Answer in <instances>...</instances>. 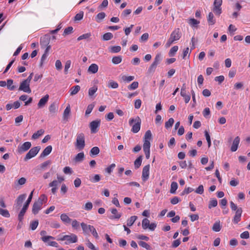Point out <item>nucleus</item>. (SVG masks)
<instances>
[{"instance_id": "nucleus-1", "label": "nucleus", "mask_w": 250, "mask_h": 250, "mask_svg": "<svg viewBox=\"0 0 250 250\" xmlns=\"http://www.w3.org/2000/svg\"><path fill=\"white\" fill-rule=\"evenodd\" d=\"M230 207L232 211H235V215L233 218L232 222L234 224H237L241 221L242 208H238L237 205L235 204L232 201L230 202Z\"/></svg>"}, {"instance_id": "nucleus-2", "label": "nucleus", "mask_w": 250, "mask_h": 250, "mask_svg": "<svg viewBox=\"0 0 250 250\" xmlns=\"http://www.w3.org/2000/svg\"><path fill=\"white\" fill-rule=\"evenodd\" d=\"M129 125L132 126L131 131L134 133H136L138 132L141 128V120L139 116H136L135 118H130L128 122Z\"/></svg>"}, {"instance_id": "nucleus-3", "label": "nucleus", "mask_w": 250, "mask_h": 250, "mask_svg": "<svg viewBox=\"0 0 250 250\" xmlns=\"http://www.w3.org/2000/svg\"><path fill=\"white\" fill-rule=\"evenodd\" d=\"M181 35L179 28L174 30L171 33L170 37L166 44V47L167 48L169 47L173 42L179 40L181 38Z\"/></svg>"}, {"instance_id": "nucleus-4", "label": "nucleus", "mask_w": 250, "mask_h": 250, "mask_svg": "<svg viewBox=\"0 0 250 250\" xmlns=\"http://www.w3.org/2000/svg\"><path fill=\"white\" fill-rule=\"evenodd\" d=\"M34 190L32 191L30 193L27 200H26L25 203L23 205V208H22L20 212L19 215H18V220L20 221V222H21L23 219V216L24 215V214L25 212L26 211L29 205L30 204L32 197H33V194Z\"/></svg>"}, {"instance_id": "nucleus-5", "label": "nucleus", "mask_w": 250, "mask_h": 250, "mask_svg": "<svg viewBox=\"0 0 250 250\" xmlns=\"http://www.w3.org/2000/svg\"><path fill=\"white\" fill-rule=\"evenodd\" d=\"M85 138L83 133L77 134L76 136V142L75 144L76 148L79 150H82L85 146Z\"/></svg>"}, {"instance_id": "nucleus-6", "label": "nucleus", "mask_w": 250, "mask_h": 250, "mask_svg": "<svg viewBox=\"0 0 250 250\" xmlns=\"http://www.w3.org/2000/svg\"><path fill=\"white\" fill-rule=\"evenodd\" d=\"M59 240L65 241V244L69 245L70 244L76 243L78 241V237L76 234L71 233L70 235H64Z\"/></svg>"}, {"instance_id": "nucleus-7", "label": "nucleus", "mask_w": 250, "mask_h": 250, "mask_svg": "<svg viewBox=\"0 0 250 250\" xmlns=\"http://www.w3.org/2000/svg\"><path fill=\"white\" fill-rule=\"evenodd\" d=\"M41 239L48 246L55 248H58L59 247L58 244L56 242L53 241L55 239V237L49 235L47 236V237H41Z\"/></svg>"}, {"instance_id": "nucleus-8", "label": "nucleus", "mask_w": 250, "mask_h": 250, "mask_svg": "<svg viewBox=\"0 0 250 250\" xmlns=\"http://www.w3.org/2000/svg\"><path fill=\"white\" fill-rule=\"evenodd\" d=\"M222 0H214L212 11L216 15L220 16L222 13Z\"/></svg>"}, {"instance_id": "nucleus-9", "label": "nucleus", "mask_w": 250, "mask_h": 250, "mask_svg": "<svg viewBox=\"0 0 250 250\" xmlns=\"http://www.w3.org/2000/svg\"><path fill=\"white\" fill-rule=\"evenodd\" d=\"M81 226L82 227L83 230L86 231V227H88V229L90 232H91L93 236L96 238L98 239L99 238V235L98 234L94 227V226L90 225H87L84 223H82L81 224Z\"/></svg>"}, {"instance_id": "nucleus-10", "label": "nucleus", "mask_w": 250, "mask_h": 250, "mask_svg": "<svg viewBox=\"0 0 250 250\" xmlns=\"http://www.w3.org/2000/svg\"><path fill=\"white\" fill-rule=\"evenodd\" d=\"M40 149L41 148L40 146H35L32 147L26 154L24 158V160L26 161L35 157L38 154Z\"/></svg>"}, {"instance_id": "nucleus-11", "label": "nucleus", "mask_w": 250, "mask_h": 250, "mask_svg": "<svg viewBox=\"0 0 250 250\" xmlns=\"http://www.w3.org/2000/svg\"><path fill=\"white\" fill-rule=\"evenodd\" d=\"M19 90L22 91L25 93H30L31 92V90L30 88V83L25 80H23L21 83Z\"/></svg>"}, {"instance_id": "nucleus-12", "label": "nucleus", "mask_w": 250, "mask_h": 250, "mask_svg": "<svg viewBox=\"0 0 250 250\" xmlns=\"http://www.w3.org/2000/svg\"><path fill=\"white\" fill-rule=\"evenodd\" d=\"M31 146V144L29 142H26L18 147V151L19 153H22L28 150Z\"/></svg>"}, {"instance_id": "nucleus-13", "label": "nucleus", "mask_w": 250, "mask_h": 250, "mask_svg": "<svg viewBox=\"0 0 250 250\" xmlns=\"http://www.w3.org/2000/svg\"><path fill=\"white\" fill-rule=\"evenodd\" d=\"M101 121L97 120L91 122L90 123V128L92 133H95L98 131L97 128L100 126Z\"/></svg>"}, {"instance_id": "nucleus-14", "label": "nucleus", "mask_w": 250, "mask_h": 250, "mask_svg": "<svg viewBox=\"0 0 250 250\" xmlns=\"http://www.w3.org/2000/svg\"><path fill=\"white\" fill-rule=\"evenodd\" d=\"M152 138V134L150 130H148L146 131L144 137V144L143 146H145L146 145L147 146H150V141Z\"/></svg>"}, {"instance_id": "nucleus-15", "label": "nucleus", "mask_w": 250, "mask_h": 250, "mask_svg": "<svg viewBox=\"0 0 250 250\" xmlns=\"http://www.w3.org/2000/svg\"><path fill=\"white\" fill-rule=\"evenodd\" d=\"M149 165H147L145 166L143 169L142 179L144 182L146 181L149 178Z\"/></svg>"}, {"instance_id": "nucleus-16", "label": "nucleus", "mask_w": 250, "mask_h": 250, "mask_svg": "<svg viewBox=\"0 0 250 250\" xmlns=\"http://www.w3.org/2000/svg\"><path fill=\"white\" fill-rule=\"evenodd\" d=\"M42 205L40 200H37L35 202L32 207V212L34 214H37L39 211L41 209Z\"/></svg>"}, {"instance_id": "nucleus-17", "label": "nucleus", "mask_w": 250, "mask_h": 250, "mask_svg": "<svg viewBox=\"0 0 250 250\" xmlns=\"http://www.w3.org/2000/svg\"><path fill=\"white\" fill-rule=\"evenodd\" d=\"M240 141V139L238 136H237L234 138L230 148V150L232 152H235L237 150Z\"/></svg>"}, {"instance_id": "nucleus-18", "label": "nucleus", "mask_w": 250, "mask_h": 250, "mask_svg": "<svg viewBox=\"0 0 250 250\" xmlns=\"http://www.w3.org/2000/svg\"><path fill=\"white\" fill-rule=\"evenodd\" d=\"M112 216L109 217L110 219H119L122 216V214L118 212L116 208H112L110 209Z\"/></svg>"}, {"instance_id": "nucleus-19", "label": "nucleus", "mask_w": 250, "mask_h": 250, "mask_svg": "<svg viewBox=\"0 0 250 250\" xmlns=\"http://www.w3.org/2000/svg\"><path fill=\"white\" fill-rule=\"evenodd\" d=\"M48 99V95H46L43 97L42 98L38 104V106H39V107L41 108L44 106L46 103L47 102Z\"/></svg>"}, {"instance_id": "nucleus-20", "label": "nucleus", "mask_w": 250, "mask_h": 250, "mask_svg": "<svg viewBox=\"0 0 250 250\" xmlns=\"http://www.w3.org/2000/svg\"><path fill=\"white\" fill-rule=\"evenodd\" d=\"M188 23L192 28H197L200 23V21L194 18H190L188 20Z\"/></svg>"}, {"instance_id": "nucleus-21", "label": "nucleus", "mask_w": 250, "mask_h": 250, "mask_svg": "<svg viewBox=\"0 0 250 250\" xmlns=\"http://www.w3.org/2000/svg\"><path fill=\"white\" fill-rule=\"evenodd\" d=\"M99 67L95 63L91 64L88 68V72L92 74H95L98 71Z\"/></svg>"}, {"instance_id": "nucleus-22", "label": "nucleus", "mask_w": 250, "mask_h": 250, "mask_svg": "<svg viewBox=\"0 0 250 250\" xmlns=\"http://www.w3.org/2000/svg\"><path fill=\"white\" fill-rule=\"evenodd\" d=\"M52 147L51 146H48L45 148L42 153L41 154L40 157H44L48 155L52 151Z\"/></svg>"}, {"instance_id": "nucleus-23", "label": "nucleus", "mask_w": 250, "mask_h": 250, "mask_svg": "<svg viewBox=\"0 0 250 250\" xmlns=\"http://www.w3.org/2000/svg\"><path fill=\"white\" fill-rule=\"evenodd\" d=\"M207 21L209 25H213L215 23L216 21L214 19L213 14L209 12L207 17Z\"/></svg>"}, {"instance_id": "nucleus-24", "label": "nucleus", "mask_w": 250, "mask_h": 250, "mask_svg": "<svg viewBox=\"0 0 250 250\" xmlns=\"http://www.w3.org/2000/svg\"><path fill=\"white\" fill-rule=\"evenodd\" d=\"M71 112V109L70 105H68L64 109L63 113V119L65 121H67L68 119L69 116Z\"/></svg>"}, {"instance_id": "nucleus-25", "label": "nucleus", "mask_w": 250, "mask_h": 250, "mask_svg": "<svg viewBox=\"0 0 250 250\" xmlns=\"http://www.w3.org/2000/svg\"><path fill=\"white\" fill-rule=\"evenodd\" d=\"M26 195L23 194L19 195L16 199V204L17 206H21L23 201L25 199Z\"/></svg>"}, {"instance_id": "nucleus-26", "label": "nucleus", "mask_w": 250, "mask_h": 250, "mask_svg": "<svg viewBox=\"0 0 250 250\" xmlns=\"http://www.w3.org/2000/svg\"><path fill=\"white\" fill-rule=\"evenodd\" d=\"M61 220L65 224H69L71 222V219L65 213H62L61 215Z\"/></svg>"}, {"instance_id": "nucleus-27", "label": "nucleus", "mask_w": 250, "mask_h": 250, "mask_svg": "<svg viewBox=\"0 0 250 250\" xmlns=\"http://www.w3.org/2000/svg\"><path fill=\"white\" fill-rule=\"evenodd\" d=\"M80 86L78 85L72 87L70 89V94L71 96L76 95L80 90Z\"/></svg>"}, {"instance_id": "nucleus-28", "label": "nucleus", "mask_w": 250, "mask_h": 250, "mask_svg": "<svg viewBox=\"0 0 250 250\" xmlns=\"http://www.w3.org/2000/svg\"><path fill=\"white\" fill-rule=\"evenodd\" d=\"M221 229L220 221H217L213 225L212 229L215 232H219Z\"/></svg>"}, {"instance_id": "nucleus-29", "label": "nucleus", "mask_w": 250, "mask_h": 250, "mask_svg": "<svg viewBox=\"0 0 250 250\" xmlns=\"http://www.w3.org/2000/svg\"><path fill=\"white\" fill-rule=\"evenodd\" d=\"M44 132V130L41 129L34 133L32 136V139H37L42 136Z\"/></svg>"}, {"instance_id": "nucleus-30", "label": "nucleus", "mask_w": 250, "mask_h": 250, "mask_svg": "<svg viewBox=\"0 0 250 250\" xmlns=\"http://www.w3.org/2000/svg\"><path fill=\"white\" fill-rule=\"evenodd\" d=\"M13 80L12 79H8L7 80V87L10 90H14L16 88V86L13 84Z\"/></svg>"}, {"instance_id": "nucleus-31", "label": "nucleus", "mask_w": 250, "mask_h": 250, "mask_svg": "<svg viewBox=\"0 0 250 250\" xmlns=\"http://www.w3.org/2000/svg\"><path fill=\"white\" fill-rule=\"evenodd\" d=\"M105 17V14L104 12L98 13L95 17V20L97 22H101Z\"/></svg>"}, {"instance_id": "nucleus-32", "label": "nucleus", "mask_w": 250, "mask_h": 250, "mask_svg": "<svg viewBox=\"0 0 250 250\" xmlns=\"http://www.w3.org/2000/svg\"><path fill=\"white\" fill-rule=\"evenodd\" d=\"M137 219V217L136 216H131L129 218L127 219L126 225L128 227H131V226L133 225V224L135 222Z\"/></svg>"}, {"instance_id": "nucleus-33", "label": "nucleus", "mask_w": 250, "mask_h": 250, "mask_svg": "<svg viewBox=\"0 0 250 250\" xmlns=\"http://www.w3.org/2000/svg\"><path fill=\"white\" fill-rule=\"evenodd\" d=\"M84 157L83 152H80L75 156L74 160L76 162H80L82 161Z\"/></svg>"}, {"instance_id": "nucleus-34", "label": "nucleus", "mask_w": 250, "mask_h": 250, "mask_svg": "<svg viewBox=\"0 0 250 250\" xmlns=\"http://www.w3.org/2000/svg\"><path fill=\"white\" fill-rule=\"evenodd\" d=\"M135 79L134 76H125L123 75L122 77V80L125 83H129L130 82L133 81Z\"/></svg>"}, {"instance_id": "nucleus-35", "label": "nucleus", "mask_w": 250, "mask_h": 250, "mask_svg": "<svg viewBox=\"0 0 250 250\" xmlns=\"http://www.w3.org/2000/svg\"><path fill=\"white\" fill-rule=\"evenodd\" d=\"M109 50L113 53H118L121 51V47L120 46H112L109 47Z\"/></svg>"}, {"instance_id": "nucleus-36", "label": "nucleus", "mask_w": 250, "mask_h": 250, "mask_svg": "<svg viewBox=\"0 0 250 250\" xmlns=\"http://www.w3.org/2000/svg\"><path fill=\"white\" fill-rule=\"evenodd\" d=\"M138 244L140 246L146 249L147 250H151V246L145 242L142 241H139L138 242Z\"/></svg>"}, {"instance_id": "nucleus-37", "label": "nucleus", "mask_w": 250, "mask_h": 250, "mask_svg": "<svg viewBox=\"0 0 250 250\" xmlns=\"http://www.w3.org/2000/svg\"><path fill=\"white\" fill-rule=\"evenodd\" d=\"M150 146H147L146 145L145 146H143V150L147 159H148L150 157Z\"/></svg>"}, {"instance_id": "nucleus-38", "label": "nucleus", "mask_w": 250, "mask_h": 250, "mask_svg": "<svg viewBox=\"0 0 250 250\" xmlns=\"http://www.w3.org/2000/svg\"><path fill=\"white\" fill-rule=\"evenodd\" d=\"M118 86H119V84L117 82H116L113 80H110L108 82V87L109 88L115 89V88H118Z\"/></svg>"}, {"instance_id": "nucleus-39", "label": "nucleus", "mask_w": 250, "mask_h": 250, "mask_svg": "<svg viewBox=\"0 0 250 250\" xmlns=\"http://www.w3.org/2000/svg\"><path fill=\"white\" fill-rule=\"evenodd\" d=\"M150 224L149 220L147 218H144L142 220V228L144 229H148Z\"/></svg>"}, {"instance_id": "nucleus-40", "label": "nucleus", "mask_w": 250, "mask_h": 250, "mask_svg": "<svg viewBox=\"0 0 250 250\" xmlns=\"http://www.w3.org/2000/svg\"><path fill=\"white\" fill-rule=\"evenodd\" d=\"M142 157L141 156L137 158L134 161V167L135 168H138L141 165Z\"/></svg>"}, {"instance_id": "nucleus-41", "label": "nucleus", "mask_w": 250, "mask_h": 250, "mask_svg": "<svg viewBox=\"0 0 250 250\" xmlns=\"http://www.w3.org/2000/svg\"><path fill=\"white\" fill-rule=\"evenodd\" d=\"M122 58L121 56L113 57L112 59V62L113 63L118 64L121 62Z\"/></svg>"}, {"instance_id": "nucleus-42", "label": "nucleus", "mask_w": 250, "mask_h": 250, "mask_svg": "<svg viewBox=\"0 0 250 250\" xmlns=\"http://www.w3.org/2000/svg\"><path fill=\"white\" fill-rule=\"evenodd\" d=\"M139 86V83L138 82H133L131 84L128 85L127 88L130 90H133L137 89Z\"/></svg>"}, {"instance_id": "nucleus-43", "label": "nucleus", "mask_w": 250, "mask_h": 250, "mask_svg": "<svg viewBox=\"0 0 250 250\" xmlns=\"http://www.w3.org/2000/svg\"><path fill=\"white\" fill-rule=\"evenodd\" d=\"M178 188L177 183L175 182H173L171 184L170 192L171 193H175Z\"/></svg>"}, {"instance_id": "nucleus-44", "label": "nucleus", "mask_w": 250, "mask_h": 250, "mask_svg": "<svg viewBox=\"0 0 250 250\" xmlns=\"http://www.w3.org/2000/svg\"><path fill=\"white\" fill-rule=\"evenodd\" d=\"M162 60V55L161 53H158L154 59V62H152L154 64L158 65Z\"/></svg>"}, {"instance_id": "nucleus-45", "label": "nucleus", "mask_w": 250, "mask_h": 250, "mask_svg": "<svg viewBox=\"0 0 250 250\" xmlns=\"http://www.w3.org/2000/svg\"><path fill=\"white\" fill-rule=\"evenodd\" d=\"M0 215L6 218H9L10 216L9 211L7 209L1 208H0Z\"/></svg>"}, {"instance_id": "nucleus-46", "label": "nucleus", "mask_w": 250, "mask_h": 250, "mask_svg": "<svg viewBox=\"0 0 250 250\" xmlns=\"http://www.w3.org/2000/svg\"><path fill=\"white\" fill-rule=\"evenodd\" d=\"M181 96H182L185 100L186 103H188L190 100V96L189 95H187L186 92H181Z\"/></svg>"}, {"instance_id": "nucleus-47", "label": "nucleus", "mask_w": 250, "mask_h": 250, "mask_svg": "<svg viewBox=\"0 0 250 250\" xmlns=\"http://www.w3.org/2000/svg\"><path fill=\"white\" fill-rule=\"evenodd\" d=\"M174 122V120L172 118H169L168 120L165 123V127L167 129L171 127L172 126Z\"/></svg>"}, {"instance_id": "nucleus-48", "label": "nucleus", "mask_w": 250, "mask_h": 250, "mask_svg": "<svg viewBox=\"0 0 250 250\" xmlns=\"http://www.w3.org/2000/svg\"><path fill=\"white\" fill-rule=\"evenodd\" d=\"M100 152V149L98 147L94 146L92 147L90 151V155H97Z\"/></svg>"}, {"instance_id": "nucleus-49", "label": "nucleus", "mask_w": 250, "mask_h": 250, "mask_svg": "<svg viewBox=\"0 0 250 250\" xmlns=\"http://www.w3.org/2000/svg\"><path fill=\"white\" fill-rule=\"evenodd\" d=\"M113 34L111 33L108 32L106 33H105L103 36V40L104 41H109L111 40L113 38Z\"/></svg>"}, {"instance_id": "nucleus-50", "label": "nucleus", "mask_w": 250, "mask_h": 250, "mask_svg": "<svg viewBox=\"0 0 250 250\" xmlns=\"http://www.w3.org/2000/svg\"><path fill=\"white\" fill-rule=\"evenodd\" d=\"M217 200L215 199H211L209 202L208 204V208H214L217 206Z\"/></svg>"}, {"instance_id": "nucleus-51", "label": "nucleus", "mask_w": 250, "mask_h": 250, "mask_svg": "<svg viewBox=\"0 0 250 250\" xmlns=\"http://www.w3.org/2000/svg\"><path fill=\"white\" fill-rule=\"evenodd\" d=\"M97 90L98 88L96 86L90 88L88 90V95L90 97H92L97 91Z\"/></svg>"}, {"instance_id": "nucleus-52", "label": "nucleus", "mask_w": 250, "mask_h": 250, "mask_svg": "<svg viewBox=\"0 0 250 250\" xmlns=\"http://www.w3.org/2000/svg\"><path fill=\"white\" fill-rule=\"evenodd\" d=\"M91 36V33H87L80 36L78 38V41H81L83 39H87Z\"/></svg>"}, {"instance_id": "nucleus-53", "label": "nucleus", "mask_w": 250, "mask_h": 250, "mask_svg": "<svg viewBox=\"0 0 250 250\" xmlns=\"http://www.w3.org/2000/svg\"><path fill=\"white\" fill-rule=\"evenodd\" d=\"M178 50V46L177 45L173 46L170 50L169 52V55L170 56H174L176 52Z\"/></svg>"}, {"instance_id": "nucleus-54", "label": "nucleus", "mask_w": 250, "mask_h": 250, "mask_svg": "<svg viewBox=\"0 0 250 250\" xmlns=\"http://www.w3.org/2000/svg\"><path fill=\"white\" fill-rule=\"evenodd\" d=\"M114 197L112 200V203L117 207H120V205L118 199H117L118 194L117 193L114 194Z\"/></svg>"}, {"instance_id": "nucleus-55", "label": "nucleus", "mask_w": 250, "mask_h": 250, "mask_svg": "<svg viewBox=\"0 0 250 250\" xmlns=\"http://www.w3.org/2000/svg\"><path fill=\"white\" fill-rule=\"evenodd\" d=\"M26 179L24 177H21L17 181V183H15L16 186L18 185H23L25 184Z\"/></svg>"}, {"instance_id": "nucleus-56", "label": "nucleus", "mask_w": 250, "mask_h": 250, "mask_svg": "<svg viewBox=\"0 0 250 250\" xmlns=\"http://www.w3.org/2000/svg\"><path fill=\"white\" fill-rule=\"evenodd\" d=\"M71 64V62L70 60H68L65 62V65H64V70L65 74H67L68 69L70 67Z\"/></svg>"}, {"instance_id": "nucleus-57", "label": "nucleus", "mask_w": 250, "mask_h": 250, "mask_svg": "<svg viewBox=\"0 0 250 250\" xmlns=\"http://www.w3.org/2000/svg\"><path fill=\"white\" fill-rule=\"evenodd\" d=\"M73 28L72 26L68 27L67 28H66L64 29L63 33V35L65 36V35L70 34L71 33H72L73 32Z\"/></svg>"}, {"instance_id": "nucleus-58", "label": "nucleus", "mask_w": 250, "mask_h": 250, "mask_svg": "<svg viewBox=\"0 0 250 250\" xmlns=\"http://www.w3.org/2000/svg\"><path fill=\"white\" fill-rule=\"evenodd\" d=\"M49 110L51 113H55L57 111V107L55 103L52 104L49 107Z\"/></svg>"}, {"instance_id": "nucleus-59", "label": "nucleus", "mask_w": 250, "mask_h": 250, "mask_svg": "<svg viewBox=\"0 0 250 250\" xmlns=\"http://www.w3.org/2000/svg\"><path fill=\"white\" fill-rule=\"evenodd\" d=\"M115 167L116 165L115 164H112L105 168V171L110 174L113 171V170Z\"/></svg>"}, {"instance_id": "nucleus-60", "label": "nucleus", "mask_w": 250, "mask_h": 250, "mask_svg": "<svg viewBox=\"0 0 250 250\" xmlns=\"http://www.w3.org/2000/svg\"><path fill=\"white\" fill-rule=\"evenodd\" d=\"M38 224H39V222H38V220H35V221H32L30 223V225L31 229L32 230L36 229L38 226Z\"/></svg>"}, {"instance_id": "nucleus-61", "label": "nucleus", "mask_w": 250, "mask_h": 250, "mask_svg": "<svg viewBox=\"0 0 250 250\" xmlns=\"http://www.w3.org/2000/svg\"><path fill=\"white\" fill-rule=\"evenodd\" d=\"M83 17V12L81 11L79 13L77 14L75 16V21H80Z\"/></svg>"}, {"instance_id": "nucleus-62", "label": "nucleus", "mask_w": 250, "mask_h": 250, "mask_svg": "<svg viewBox=\"0 0 250 250\" xmlns=\"http://www.w3.org/2000/svg\"><path fill=\"white\" fill-rule=\"evenodd\" d=\"M94 107V104H89L87 106L86 110L85 111V115L89 114L92 112Z\"/></svg>"}, {"instance_id": "nucleus-63", "label": "nucleus", "mask_w": 250, "mask_h": 250, "mask_svg": "<svg viewBox=\"0 0 250 250\" xmlns=\"http://www.w3.org/2000/svg\"><path fill=\"white\" fill-rule=\"evenodd\" d=\"M149 35L147 33L143 34L140 39L141 42H144L146 41L148 39Z\"/></svg>"}, {"instance_id": "nucleus-64", "label": "nucleus", "mask_w": 250, "mask_h": 250, "mask_svg": "<svg viewBox=\"0 0 250 250\" xmlns=\"http://www.w3.org/2000/svg\"><path fill=\"white\" fill-rule=\"evenodd\" d=\"M195 192L199 194H202L204 192V187L202 185H200L195 190Z\"/></svg>"}]
</instances>
